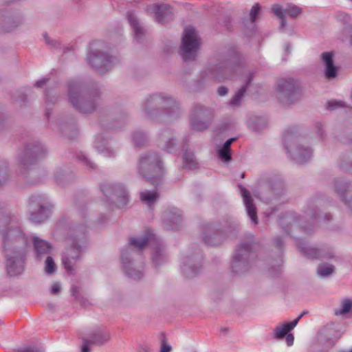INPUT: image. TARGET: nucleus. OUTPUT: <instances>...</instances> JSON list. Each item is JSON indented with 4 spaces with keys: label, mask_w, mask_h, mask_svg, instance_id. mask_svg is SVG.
I'll return each mask as SVG.
<instances>
[{
    "label": "nucleus",
    "mask_w": 352,
    "mask_h": 352,
    "mask_svg": "<svg viewBox=\"0 0 352 352\" xmlns=\"http://www.w3.org/2000/svg\"><path fill=\"white\" fill-rule=\"evenodd\" d=\"M56 265L51 256H47L45 262V271L47 274H51L55 272Z\"/></svg>",
    "instance_id": "obj_43"
},
{
    "label": "nucleus",
    "mask_w": 352,
    "mask_h": 352,
    "mask_svg": "<svg viewBox=\"0 0 352 352\" xmlns=\"http://www.w3.org/2000/svg\"><path fill=\"white\" fill-rule=\"evenodd\" d=\"M86 242L85 238L74 241L63 256L62 262L68 272L73 271L74 263L79 258L83 248L85 247Z\"/></svg>",
    "instance_id": "obj_17"
},
{
    "label": "nucleus",
    "mask_w": 352,
    "mask_h": 352,
    "mask_svg": "<svg viewBox=\"0 0 352 352\" xmlns=\"http://www.w3.org/2000/svg\"><path fill=\"white\" fill-rule=\"evenodd\" d=\"M99 44V42L91 43L87 61L92 68L103 74L112 68L116 63V58L98 48Z\"/></svg>",
    "instance_id": "obj_7"
},
{
    "label": "nucleus",
    "mask_w": 352,
    "mask_h": 352,
    "mask_svg": "<svg viewBox=\"0 0 352 352\" xmlns=\"http://www.w3.org/2000/svg\"><path fill=\"white\" fill-rule=\"evenodd\" d=\"M145 116L158 121L168 120L179 117L181 113L178 103L171 97L162 94H155L146 98L142 104Z\"/></svg>",
    "instance_id": "obj_2"
},
{
    "label": "nucleus",
    "mask_w": 352,
    "mask_h": 352,
    "mask_svg": "<svg viewBox=\"0 0 352 352\" xmlns=\"http://www.w3.org/2000/svg\"><path fill=\"white\" fill-rule=\"evenodd\" d=\"M182 212L177 208H173L166 212L164 216V222L168 228L175 230L182 221Z\"/></svg>",
    "instance_id": "obj_25"
},
{
    "label": "nucleus",
    "mask_w": 352,
    "mask_h": 352,
    "mask_svg": "<svg viewBox=\"0 0 352 352\" xmlns=\"http://www.w3.org/2000/svg\"><path fill=\"white\" fill-rule=\"evenodd\" d=\"M58 91L56 89H52V91L47 90L46 92V100L47 102L54 103L57 101Z\"/></svg>",
    "instance_id": "obj_45"
},
{
    "label": "nucleus",
    "mask_w": 352,
    "mask_h": 352,
    "mask_svg": "<svg viewBox=\"0 0 352 352\" xmlns=\"http://www.w3.org/2000/svg\"><path fill=\"white\" fill-rule=\"evenodd\" d=\"M280 19V25H281V28L285 27L286 24H287L285 16H283V17H281Z\"/></svg>",
    "instance_id": "obj_61"
},
{
    "label": "nucleus",
    "mask_w": 352,
    "mask_h": 352,
    "mask_svg": "<svg viewBox=\"0 0 352 352\" xmlns=\"http://www.w3.org/2000/svg\"><path fill=\"white\" fill-rule=\"evenodd\" d=\"M172 347L164 339L162 340L160 352H170Z\"/></svg>",
    "instance_id": "obj_48"
},
{
    "label": "nucleus",
    "mask_w": 352,
    "mask_h": 352,
    "mask_svg": "<svg viewBox=\"0 0 352 352\" xmlns=\"http://www.w3.org/2000/svg\"><path fill=\"white\" fill-rule=\"evenodd\" d=\"M331 214H325V219H327V220L331 219Z\"/></svg>",
    "instance_id": "obj_64"
},
{
    "label": "nucleus",
    "mask_w": 352,
    "mask_h": 352,
    "mask_svg": "<svg viewBox=\"0 0 352 352\" xmlns=\"http://www.w3.org/2000/svg\"><path fill=\"white\" fill-rule=\"evenodd\" d=\"M274 14L278 16L279 18L283 17L285 16V10H283L280 7H275L273 9Z\"/></svg>",
    "instance_id": "obj_51"
},
{
    "label": "nucleus",
    "mask_w": 352,
    "mask_h": 352,
    "mask_svg": "<svg viewBox=\"0 0 352 352\" xmlns=\"http://www.w3.org/2000/svg\"><path fill=\"white\" fill-rule=\"evenodd\" d=\"M352 307V302L349 299L344 300L341 304V308L339 309L335 310V314L338 315H344L351 310Z\"/></svg>",
    "instance_id": "obj_38"
},
{
    "label": "nucleus",
    "mask_w": 352,
    "mask_h": 352,
    "mask_svg": "<svg viewBox=\"0 0 352 352\" xmlns=\"http://www.w3.org/2000/svg\"><path fill=\"white\" fill-rule=\"evenodd\" d=\"M228 92V89L225 86H220L217 89V93L219 96H226Z\"/></svg>",
    "instance_id": "obj_53"
},
{
    "label": "nucleus",
    "mask_w": 352,
    "mask_h": 352,
    "mask_svg": "<svg viewBox=\"0 0 352 352\" xmlns=\"http://www.w3.org/2000/svg\"><path fill=\"white\" fill-rule=\"evenodd\" d=\"M68 96L75 109L81 113H89L96 107L99 93L97 90L90 92L80 82L71 81L68 84Z\"/></svg>",
    "instance_id": "obj_3"
},
{
    "label": "nucleus",
    "mask_w": 352,
    "mask_h": 352,
    "mask_svg": "<svg viewBox=\"0 0 352 352\" xmlns=\"http://www.w3.org/2000/svg\"><path fill=\"white\" fill-rule=\"evenodd\" d=\"M261 8L258 3L254 5L250 10V20L252 23L256 21V16H258Z\"/></svg>",
    "instance_id": "obj_46"
},
{
    "label": "nucleus",
    "mask_w": 352,
    "mask_h": 352,
    "mask_svg": "<svg viewBox=\"0 0 352 352\" xmlns=\"http://www.w3.org/2000/svg\"><path fill=\"white\" fill-rule=\"evenodd\" d=\"M279 223L284 230H286L289 225L293 224L295 226H300L305 232H308L306 226L303 225L302 223L301 218L296 217L292 214H287L280 217Z\"/></svg>",
    "instance_id": "obj_29"
},
{
    "label": "nucleus",
    "mask_w": 352,
    "mask_h": 352,
    "mask_svg": "<svg viewBox=\"0 0 352 352\" xmlns=\"http://www.w3.org/2000/svg\"><path fill=\"white\" fill-rule=\"evenodd\" d=\"M32 242L37 257L41 258L51 252L52 246L47 241L38 236H33Z\"/></svg>",
    "instance_id": "obj_27"
},
{
    "label": "nucleus",
    "mask_w": 352,
    "mask_h": 352,
    "mask_svg": "<svg viewBox=\"0 0 352 352\" xmlns=\"http://www.w3.org/2000/svg\"><path fill=\"white\" fill-rule=\"evenodd\" d=\"M340 105V102L337 101H330L327 103V108L330 110L335 109L337 107Z\"/></svg>",
    "instance_id": "obj_55"
},
{
    "label": "nucleus",
    "mask_w": 352,
    "mask_h": 352,
    "mask_svg": "<svg viewBox=\"0 0 352 352\" xmlns=\"http://www.w3.org/2000/svg\"><path fill=\"white\" fill-rule=\"evenodd\" d=\"M298 246L301 253L310 258H329L333 256V251H327L324 248H316L301 242L298 243Z\"/></svg>",
    "instance_id": "obj_19"
},
{
    "label": "nucleus",
    "mask_w": 352,
    "mask_h": 352,
    "mask_svg": "<svg viewBox=\"0 0 352 352\" xmlns=\"http://www.w3.org/2000/svg\"><path fill=\"white\" fill-rule=\"evenodd\" d=\"M286 336V342L288 346H292L294 344V338L292 334H287Z\"/></svg>",
    "instance_id": "obj_56"
},
{
    "label": "nucleus",
    "mask_w": 352,
    "mask_h": 352,
    "mask_svg": "<svg viewBox=\"0 0 352 352\" xmlns=\"http://www.w3.org/2000/svg\"><path fill=\"white\" fill-rule=\"evenodd\" d=\"M52 205L45 198L32 196L29 205L30 219L34 223L45 221L50 216Z\"/></svg>",
    "instance_id": "obj_10"
},
{
    "label": "nucleus",
    "mask_w": 352,
    "mask_h": 352,
    "mask_svg": "<svg viewBox=\"0 0 352 352\" xmlns=\"http://www.w3.org/2000/svg\"><path fill=\"white\" fill-rule=\"evenodd\" d=\"M274 243H275L276 246H277L278 248H280L282 246V244H283V241H282L281 238L278 237V238L274 240Z\"/></svg>",
    "instance_id": "obj_60"
},
{
    "label": "nucleus",
    "mask_w": 352,
    "mask_h": 352,
    "mask_svg": "<svg viewBox=\"0 0 352 352\" xmlns=\"http://www.w3.org/2000/svg\"><path fill=\"white\" fill-rule=\"evenodd\" d=\"M231 228H235V225H232L230 222L222 228H220L217 223L208 224L204 228L203 240L209 245H217L222 241V233L228 232Z\"/></svg>",
    "instance_id": "obj_14"
},
{
    "label": "nucleus",
    "mask_w": 352,
    "mask_h": 352,
    "mask_svg": "<svg viewBox=\"0 0 352 352\" xmlns=\"http://www.w3.org/2000/svg\"><path fill=\"white\" fill-rule=\"evenodd\" d=\"M131 251V247H129L126 250H122L121 253L124 270L129 277L134 280H138L143 276V273L141 270L134 269L132 267L133 264L129 258Z\"/></svg>",
    "instance_id": "obj_21"
},
{
    "label": "nucleus",
    "mask_w": 352,
    "mask_h": 352,
    "mask_svg": "<svg viewBox=\"0 0 352 352\" xmlns=\"http://www.w3.org/2000/svg\"><path fill=\"white\" fill-rule=\"evenodd\" d=\"M83 346L81 348V352H89L90 349L89 346L92 344L87 338H83Z\"/></svg>",
    "instance_id": "obj_50"
},
{
    "label": "nucleus",
    "mask_w": 352,
    "mask_h": 352,
    "mask_svg": "<svg viewBox=\"0 0 352 352\" xmlns=\"http://www.w3.org/2000/svg\"><path fill=\"white\" fill-rule=\"evenodd\" d=\"M87 339L91 342L92 344L100 346L110 339V336L107 332L98 330L92 333L89 338Z\"/></svg>",
    "instance_id": "obj_31"
},
{
    "label": "nucleus",
    "mask_w": 352,
    "mask_h": 352,
    "mask_svg": "<svg viewBox=\"0 0 352 352\" xmlns=\"http://www.w3.org/2000/svg\"><path fill=\"white\" fill-rule=\"evenodd\" d=\"M138 173L152 184H159L164 173L160 157L151 152L142 155L139 160Z\"/></svg>",
    "instance_id": "obj_5"
},
{
    "label": "nucleus",
    "mask_w": 352,
    "mask_h": 352,
    "mask_svg": "<svg viewBox=\"0 0 352 352\" xmlns=\"http://www.w3.org/2000/svg\"><path fill=\"white\" fill-rule=\"evenodd\" d=\"M146 140V137L142 131H136L133 135V141L135 146H142Z\"/></svg>",
    "instance_id": "obj_39"
},
{
    "label": "nucleus",
    "mask_w": 352,
    "mask_h": 352,
    "mask_svg": "<svg viewBox=\"0 0 352 352\" xmlns=\"http://www.w3.org/2000/svg\"><path fill=\"white\" fill-rule=\"evenodd\" d=\"M336 341L337 340H331L329 344H327V345L329 346H333L336 344Z\"/></svg>",
    "instance_id": "obj_63"
},
{
    "label": "nucleus",
    "mask_w": 352,
    "mask_h": 352,
    "mask_svg": "<svg viewBox=\"0 0 352 352\" xmlns=\"http://www.w3.org/2000/svg\"><path fill=\"white\" fill-rule=\"evenodd\" d=\"M0 233L7 258V272L10 276L21 274L24 270L25 250L28 245V238L19 226L17 217L1 207Z\"/></svg>",
    "instance_id": "obj_1"
},
{
    "label": "nucleus",
    "mask_w": 352,
    "mask_h": 352,
    "mask_svg": "<svg viewBox=\"0 0 352 352\" xmlns=\"http://www.w3.org/2000/svg\"><path fill=\"white\" fill-rule=\"evenodd\" d=\"M290 133L287 131L285 135H284L285 148L287 152L290 153L292 158L299 164H303L307 162L312 155V151L309 147H304L300 145L296 146V147L293 150L291 147L292 146L289 144L290 142H298L297 139H290Z\"/></svg>",
    "instance_id": "obj_16"
},
{
    "label": "nucleus",
    "mask_w": 352,
    "mask_h": 352,
    "mask_svg": "<svg viewBox=\"0 0 352 352\" xmlns=\"http://www.w3.org/2000/svg\"><path fill=\"white\" fill-rule=\"evenodd\" d=\"M333 269L334 267L331 265H322L318 267L317 273L320 276L324 277L332 274Z\"/></svg>",
    "instance_id": "obj_40"
},
{
    "label": "nucleus",
    "mask_w": 352,
    "mask_h": 352,
    "mask_svg": "<svg viewBox=\"0 0 352 352\" xmlns=\"http://www.w3.org/2000/svg\"><path fill=\"white\" fill-rule=\"evenodd\" d=\"M236 140V138H230L229 140H228L223 145V146H225L226 148H230V146L231 144Z\"/></svg>",
    "instance_id": "obj_58"
},
{
    "label": "nucleus",
    "mask_w": 352,
    "mask_h": 352,
    "mask_svg": "<svg viewBox=\"0 0 352 352\" xmlns=\"http://www.w3.org/2000/svg\"><path fill=\"white\" fill-rule=\"evenodd\" d=\"M272 191L275 195H280L281 193V192L283 191L281 184L280 183H277V184L273 185Z\"/></svg>",
    "instance_id": "obj_52"
},
{
    "label": "nucleus",
    "mask_w": 352,
    "mask_h": 352,
    "mask_svg": "<svg viewBox=\"0 0 352 352\" xmlns=\"http://www.w3.org/2000/svg\"><path fill=\"white\" fill-rule=\"evenodd\" d=\"M9 174L7 166L4 162L0 160V187L8 179Z\"/></svg>",
    "instance_id": "obj_42"
},
{
    "label": "nucleus",
    "mask_w": 352,
    "mask_h": 352,
    "mask_svg": "<svg viewBox=\"0 0 352 352\" xmlns=\"http://www.w3.org/2000/svg\"><path fill=\"white\" fill-rule=\"evenodd\" d=\"M157 197L158 194L156 190H146L140 193L141 201L149 206H152L155 202Z\"/></svg>",
    "instance_id": "obj_34"
},
{
    "label": "nucleus",
    "mask_w": 352,
    "mask_h": 352,
    "mask_svg": "<svg viewBox=\"0 0 352 352\" xmlns=\"http://www.w3.org/2000/svg\"><path fill=\"white\" fill-rule=\"evenodd\" d=\"M199 44V38L195 29L191 27L186 28L180 50V54L185 61L195 59Z\"/></svg>",
    "instance_id": "obj_8"
},
{
    "label": "nucleus",
    "mask_w": 352,
    "mask_h": 352,
    "mask_svg": "<svg viewBox=\"0 0 352 352\" xmlns=\"http://www.w3.org/2000/svg\"><path fill=\"white\" fill-rule=\"evenodd\" d=\"M218 155L219 157L225 162H230L232 159L230 148H226L223 146L218 151Z\"/></svg>",
    "instance_id": "obj_41"
},
{
    "label": "nucleus",
    "mask_w": 352,
    "mask_h": 352,
    "mask_svg": "<svg viewBox=\"0 0 352 352\" xmlns=\"http://www.w3.org/2000/svg\"><path fill=\"white\" fill-rule=\"evenodd\" d=\"M17 352H44L43 348L38 345L25 346L17 350Z\"/></svg>",
    "instance_id": "obj_44"
},
{
    "label": "nucleus",
    "mask_w": 352,
    "mask_h": 352,
    "mask_svg": "<svg viewBox=\"0 0 352 352\" xmlns=\"http://www.w3.org/2000/svg\"><path fill=\"white\" fill-rule=\"evenodd\" d=\"M252 243H240L232 257L231 269L233 273L241 274L248 272L251 267L254 257L252 252Z\"/></svg>",
    "instance_id": "obj_6"
},
{
    "label": "nucleus",
    "mask_w": 352,
    "mask_h": 352,
    "mask_svg": "<svg viewBox=\"0 0 352 352\" xmlns=\"http://www.w3.org/2000/svg\"><path fill=\"white\" fill-rule=\"evenodd\" d=\"M241 194L243 199V202L248 215L250 217L251 221L254 224H257V212L256 208L253 203L250 192L243 186H240Z\"/></svg>",
    "instance_id": "obj_24"
},
{
    "label": "nucleus",
    "mask_w": 352,
    "mask_h": 352,
    "mask_svg": "<svg viewBox=\"0 0 352 352\" xmlns=\"http://www.w3.org/2000/svg\"><path fill=\"white\" fill-rule=\"evenodd\" d=\"M95 146L98 152L102 153L104 157H113L116 155V151L111 149V144L104 140L102 135L96 137Z\"/></svg>",
    "instance_id": "obj_26"
},
{
    "label": "nucleus",
    "mask_w": 352,
    "mask_h": 352,
    "mask_svg": "<svg viewBox=\"0 0 352 352\" xmlns=\"http://www.w3.org/2000/svg\"><path fill=\"white\" fill-rule=\"evenodd\" d=\"M239 68L232 56L219 54L212 60L204 71L205 77L216 82H223L233 78Z\"/></svg>",
    "instance_id": "obj_4"
},
{
    "label": "nucleus",
    "mask_w": 352,
    "mask_h": 352,
    "mask_svg": "<svg viewBox=\"0 0 352 352\" xmlns=\"http://www.w3.org/2000/svg\"><path fill=\"white\" fill-rule=\"evenodd\" d=\"M22 22L20 18L14 19L10 16L6 17L3 20L2 27L0 28L1 32H10L12 31Z\"/></svg>",
    "instance_id": "obj_33"
},
{
    "label": "nucleus",
    "mask_w": 352,
    "mask_h": 352,
    "mask_svg": "<svg viewBox=\"0 0 352 352\" xmlns=\"http://www.w3.org/2000/svg\"><path fill=\"white\" fill-rule=\"evenodd\" d=\"M139 352H151V351L148 346L142 345L140 347Z\"/></svg>",
    "instance_id": "obj_59"
},
{
    "label": "nucleus",
    "mask_w": 352,
    "mask_h": 352,
    "mask_svg": "<svg viewBox=\"0 0 352 352\" xmlns=\"http://www.w3.org/2000/svg\"><path fill=\"white\" fill-rule=\"evenodd\" d=\"M334 54L332 52H323L321 54V60L324 65V75L327 79L335 78L338 73V68L334 64Z\"/></svg>",
    "instance_id": "obj_20"
},
{
    "label": "nucleus",
    "mask_w": 352,
    "mask_h": 352,
    "mask_svg": "<svg viewBox=\"0 0 352 352\" xmlns=\"http://www.w3.org/2000/svg\"><path fill=\"white\" fill-rule=\"evenodd\" d=\"M213 112L210 109L201 104H195L190 115V125L192 129L204 131L206 129L212 121Z\"/></svg>",
    "instance_id": "obj_11"
},
{
    "label": "nucleus",
    "mask_w": 352,
    "mask_h": 352,
    "mask_svg": "<svg viewBox=\"0 0 352 352\" xmlns=\"http://www.w3.org/2000/svg\"><path fill=\"white\" fill-rule=\"evenodd\" d=\"M306 314H307V312H306V311H303V312H302V313L299 315V316H298V318H296L294 320H298V321L300 320V318H301L304 315H305Z\"/></svg>",
    "instance_id": "obj_62"
},
{
    "label": "nucleus",
    "mask_w": 352,
    "mask_h": 352,
    "mask_svg": "<svg viewBox=\"0 0 352 352\" xmlns=\"http://www.w3.org/2000/svg\"><path fill=\"white\" fill-rule=\"evenodd\" d=\"M302 12V8L295 5H288L285 9V13L292 18L297 17Z\"/></svg>",
    "instance_id": "obj_37"
},
{
    "label": "nucleus",
    "mask_w": 352,
    "mask_h": 352,
    "mask_svg": "<svg viewBox=\"0 0 352 352\" xmlns=\"http://www.w3.org/2000/svg\"><path fill=\"white\" fill-rule=\"evenodd\" d=\"M47 153L46 149L40 144H29L19 156V162L24 168L42 159Z\"/></svg>",
    "instance_id": "obj_15"
},
{
    "label": "nucleus",
    "mask_w": 352,
    "mask_h": 352,
    "mask_svg": "<svg viewBox=\"0 0 352 352\" xmlns=\"http://www.w3.org/2000/svg\"><path fill=\"white\" fill-rule=\"evenodd\" d=\"M306 214L307 216L309 217L311 220L319 219V217H318L316 211L314 208H309V210L306 211Z\"/></svg>",
    "instance_id": "obj_49"
},
{
    "label": "nucleus",
    "mask_w": 352,
    "mask_h": 352,
    "mask_svg": "<svg viewBox=\"0 0 352 352\" xmlns=\"http://www.w3.org/2000/svg\"><path fill=\"white\" fill-rule=\"evenodd\" d=\"M47 81H48V78H43L42 80H39L36 82L35 87H41L44 85H45Z\"/></svg>",
    "instance_id": "obj_57"
},
{
    "label": "nucleus",
    "mask_w": 352,
    "mask_h": 352,
    "mask_svg": "<svg viewBox=\"0 0 352 352\" xmlns=\"http://www.w3.org/2000/svg\"><path fill=\"white\" fill-rule=\"evenodd\" d=\"M77 157L80 161H82L85 165H87L90 168H94V163L91 162L84 153H80V154L78 155Z\"/></svg>",
    "instance_id": "obj_47"
},
{
    "label": "nucleus",
    "mask_w": 352,
    "mask_h": 352,
    "mask_svg": "<svg viewBox=\"0 0 352 352\" xmlns=\"http://www.w3.org/2000/svg\"><path fill=\"white\" fill-rule=\"evenodd\" d=\"M129 245L133 248L139 250H142L146 245L153 247L152 258L153 261L156 264H160V261L162 258V250L155 235L150 230L146 231L142 236L133 237L130 239Z\"/></svg>",
    "instance_id": "obj_9"
},
{
    "label": "nucleus",
    "mask_w": 352,
    "mask_h": 352,
    "mask_svg": "<svg viewBox=\"0 0 352 352\" xmlns=\"http://www.w3.org/2000/svg\"><path fill=\"white\" fill-rule=\"evenodd\" d=\"M349 187L350 185L343 180H337L335 184L336 191L345 204H346V200L344 192L349 191Z\"/></svg>",
    "instance_id": "obj_35"
},
{
    "label": "nucleus",
    "mask_w": 352,
    "mask_h": 352,
    "mask_svg": "<svg viewBox=\"0 0 352 352\" xmlns=\"http://www.w3.org/2000/svg\"><path fill=\"white\" fill-rule=\"evenodd\" d=\"M298 324L297 320H293L291 322L283 324V325L278 326L274 329V338L280 339L287 335L292 329H293Z\"/></svg>",
    "instance_id": "obj_30"
},
{
    "label": "nucleus",
    "mask_w": 352,
    "mask_h": 352,
    "mask_svg": "<svg viewBox=\"0 0 352 352\" xmlns=\"http://www.w3.org/2000/svg\"><path fill=\"white\" fill-rule=\"evenodd\" d=\"M162 144L160 145L164 151L168 153H175L178 149L177 140L172 131L164 130L160 135Z\"/></svg>",
    "instance_id": "obj_22"
},
{
    "label": "nucleus",
    "mask_w": 352,
    "mask_h": 352,
    "mask_svg": "<svg viewBox=\"0 0 352 352\" xmlns=\"http://www.w3.org/2000/svg\"><path fill=\"white\" fill-rule=\"evenodd\" d=\"M253 79V74H249L246 82L234 94L232 98L230 100V105L232 107H239L241 103V100L246 93L248 87L251 83Z\"/></svg>",
    "instance_id": "obj_28"
},
{
    "label": "nucleus",
    "mask_w": 352,
    "mask_h": 352,
    "mask_svg": "<svg viewBox=\"0 0 352 352\" xmlns=\"http://www.w3.org/2000/svg\"><path fill=\"white\" fill-rule=\"evenodd\" d=\"M183 159L186 168L192 169L197 167V163L192 153L186 151L184 154Z\"/></svg>",
    "instance_id": "obj_36"
},
{
    "label": "nucleus",
    "mask_w": 352,
    "mask_h": 352,
    "mask_svg": "<svg viewBox=\"0 0 352 352\" xmlns=\"http://www.w3.org/2000/svg\"><path fill=\"white\" fill-rule=\"evenodd\" d=\"M128 20L133 28L135 38L138 39L141 38L144 32L143 28L140 25L137 17L134 14L129 13Z\"/></svg>",
    "instance_id": "obj_32"
},
{
    "label": "nucleus",
    "mask_w": 352,
    "mask_h": 352,
    "mask_svg": "<svg viewBox=\"0 0 352 352\" xmlns=\"http://www.w3.org/2000/svg\"><path fill=\"white\" fill-rule=\"evenodd\" d=\"M298 89L294 78L280 79L277 83L278 98L285 104H291L298 99Z\"/></svg>",
    "instance_id": "obj_12"
},
{
    "label": "nucleus",
    "mask_w": 352,
    "mask_h": 352,
    "mask_svg": "<svg viewBox=\"0 0 352 352\" xmlns=\"http://www.w3.org/2000/svg\"><path fill=\"white\" fill-rule=\"evenodd\" d=\"M152 10L155 13V20L157 23L164 24L173 19L172 9L168 4H155Z\"/></svg>",
    "instance_id": "obj_23"
},
{
    "label": "nucleus",
    "mask_w": 352,
    "mask_h": 352,
    "mask_svg": "<svg viewBox=\"0 0 352 352\" xmlns=\"http://www.w3.org/2000/svg\"><path fill=\"white\" fill-rule=\"evenodd\" d=\"M201 258L200 254L186 258L182 265V272L186 277H192L198 274L201 266Z\"/></svg>",
    "instance_id": "obj_18"
},
{
    "label": "nucleus",
    "mask_w": 352,
    "mask_h": 352,
    "mask_svg": "<svg viewBox=\"0 0 352 352\" xmlns=\"http://www.w3.org/2000/svg\"><path fill=\"white\" fill-rule=\"evenodd\" d=\"M60 291V287L58 283H54L51 288V293L52 294H58Z\"/></svg>",
    "instance_id": "obj_54"
},
{
    "label": "nucleus",
    "mask_w": 352,
    "mask_h": 352,
    "mask_svg": "<svg viewBox=\"0 0 352 352\" xmlns=\"http://www.w3.org/2000/svg\"><path fill=\"white\" fill-rule=\"evenodd\" d=\"M101 190L107 197H109L115 202L118 208H123L129 202V195L126 189L120 184H104Z\"/></svg>",
    "instance_id": "obj_13"
}]
</instances>
